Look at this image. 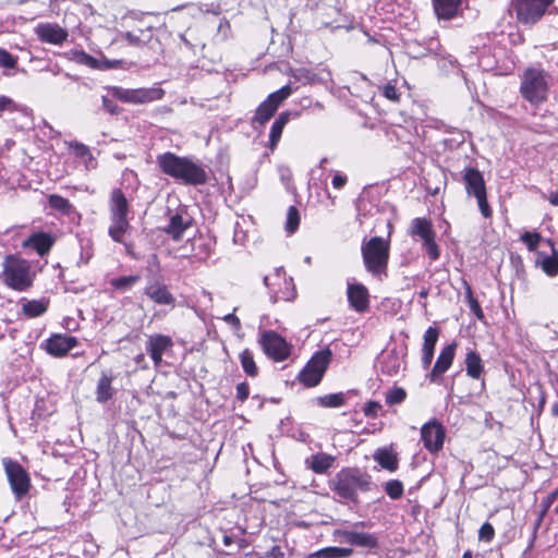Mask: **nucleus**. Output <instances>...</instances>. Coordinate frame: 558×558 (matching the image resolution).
Instances as JSON below:
<instances>
[{
  "label": "nucleus",
  "instance_id": "1",
  "mask_svg": "<svg viewBox=\"0 0 558 558\" xmlns=\"http://www.w3.org/2000/svg\"><path fill=\"white\" fill-rule=\"evenodd\" d=\"M156 162L166 175L186 185H202L207 181V173L201 163L186 156L167 151L156 158Z\"/></svg>",
  "mask_w": 558,
  "mask_h": 558
},
{
  "label": "nucleus",
  "instance_id": "2",
  "mask_svg": "<svg viewBox=\"0 0 558 558\" xmlns=\"http://www.w3.org/2000/svg\"><path fill=\"white\" fill-rule=\"evenodd\" d=\"M34 277L28 260L12 254L4 257L0 280L8 288L19 292L26 291L33 286Z\"/></svg>",
  "mask_w": 558,
  "mask_h": 558
},
{
  "label": "nucleus",
  "instance_id": "3",
  "mask_svg": "<svg viewBox=\"0 0 558 558\" xmlns=\"http://www.w3.org/2000/svg\"><path fill=\"white\" fill-rule=\"evenodd\" d=\"M373 486L371 475L354 468L341 470L333 480V490L337 495L353 502H357L359 492H369Z\"/></svg>",
  "mask_w": 558,
  "mask_h": 558
},
{
  "label": "nucleus",
  "instance_id": "4",
  "mask_svg": "<svg viewBox=\"0 0 558 558\" xmlns=\"http://www.w3.org/2000/svg\"><path fill=\"white\" fill-rule=\"evenodd\" d=\"M389 241L381 236L371 238L362 243L361 252L366 270L374 277L386 275L389 259Z\"/></svg>",
  "mask_w": 558,
  "mask_h": 558
},
{
  "label": "nucleus",
  "instance_id": "5",
  "mask_svg": "<svg viewBox=\"0 0 558 558\" xmlns=\"http://www.w3.org/2000/svg\"><path fill=\"white\" fill-rule=\"evenodd\" d=\"M520 92L532 105L544 102L548 96L547 74L543 70L527 69L522 76Z\"/></svg>",
  "mask_w": 558,
  "mask_h": 558
},
{
  "label": "nucleus",
  "instance_id": "6",
  "mask_svg": "<svg viewBox=\"0 0 558 558\" xmlns=\"http://www.w3.org/2000/svg\"><path fill=\"white\" fill-rule=\"evenodd\" d=\"M555 0H511L518 22L524 25L537 23Z\"/></svg>",
  "mask_w": 558,
  "mask_h": 558
},
{
  "label": "nucleus",
  "instance_id": "7",
  "mask_svg": "<svg viewBox=\"0 0 558 558\" xmlns=\"http://www.w3.org/2000/svg\"><path fill=\"white\" fill-rule=\"evenodd\" d=\"M331 361L329 349L316 352L299 374V380L306 387L318 385Z\"/></svg>",
  "mask_w": 558,
  "mask_h": 558
},
{
  "label": "nucleus",
  "instance_id": "8",
  "mask_svg": "<svg viewBox=\"0 0 558 558\" xmlns=\"http://www.w3.org/2000/svg\"><path fill=\"white\" fill-rule=\"evenodd\" d=\"M3 466L12 493L16 499H22L28 494L31 488L28 472L20 463L9 458L3 459Z\"/></svg>",
  "mask_w": 558,
  "mask_h": 558
},
{
  "label": "nucleus",
  "instance_id": "9",
  "mask_svg": "<svg viewBox=\"0 0 558 558\" xmlns=\"http://www.w3.org/2000/svg\"><path fill=\"white\" fill-rule=\"evenodd\" d=\"M258 343L260 344L263 351L270 359L281 362L288 359L290 355V345L274 330H265L260 333Z\"/></svg>",
  "mask_w": 558,
  "mask_h": 558
},
{
  "label": "nucleus",
  "instance_id": "10",
  "mask_svg": "<svg viewBox=\"0 0 558 558\" xmlns=\"http://www.w3.org/2000/svg\"><path fill=\"white\" fill-rule=\"evenodd\" d=\"M113 97L128 104H146L159 100L163 96V90L158 87L126 89L119 86L110 88Z\"/></svg>",
  "mask_w": 558,
  "mask_h": 558
},
{
  "label": "nucleus",
  "instance_id": "11",
  "mask_svg": "<svg viewBox=\"0 0 558 558\" xmlns=\"http://www.w3.org/2000/svg\"><path fill=\"white\" fill-rule=\"evenodd\" d=\"M292 94L290 84L282 86L280 89L271 93L256 109L253 123L265 124L276 112L278 107Z\"/></svg>",
  "mask_w": 558,
  "mask_h": 558
},
{
  "label": "nucleus",
  "instance_id": "12",
  "mask_svg": "<svg viewBox=\"0 0 558 558\" xmlns=\"http://www.w3.org/2000/svg\"><path fill=\"white\" fill-rule=\"evenodd\" d=\"M445 436V428L437 420L425 423L421 428V439L430 452H437L442 448Z\"/></svg>",
  "mask_w": 558,
  "mask_h": 558
},
{
  "label": "nucleus",
  "instance_id": "13",
  "mask_svg": "<svg viewBox=\"0 0 558 558\" xmlns=\"http://www.w3.org/2000/svg\"><path fill=\"white\" fill-rule=\"evenodd\" d=\"M144 293L156 304L169 305L171 307L175 305V298L159 277L148 280Z\"/></svg>",
  "mask_w": 558,
  "mask_h": 558
},
{
  "label": "nucleus",
  "instance_id": "14",
  "mask_svg": "<svg viewBox=\"0 0 558 558\" xmlns=\"http://www.w3.org/2000/svg\"><path fill=\"white\" fill-rule=\"evenodd\" d=\"M335 535L340 537L341 542L348 543L351 546L363 548H377L378 537L376 534L359 532L356 530H336Z\"/></svg>",
  "mask_w": 558,
  "mask_h": 558
},
{
  "label": "nucleus",
  "instance_id": "15",
  "mask_svg": "<svg viewBox=\"0 0 558 558\" xmlns=\"http://www.w3.org/2000/svg\"><path fill=\"white\" fill-rule=\"evenodd\" d=\"M37 37L47 44L61 45L68 38V32L53 23H40L35 27Z\"/></svg>",
  "mask_w": 558,
  "mask_h": 558
},
{
  "label": "nucleus",
  "instance_id": "16",
  "mask_svg": "<svg viewBox=\"0 0 558 558\" xmlns=\"http://www.w3.org/2000/svg\"><path fill=\"white\" fill-rule=\"evenodd\" d=\"M347 296L350 306L359 312H365L369 306L368 290L362 283H348Z\"/></svg>",
  "mask_w": 558,
  "mask_h": 558
},
{
  "label": "nucleus",
  "instance_id": "17",
  "mask_svg": "<svg viewBox=\"0 0 558 558\" xmlns=\"http://www.w3.org/2000/svg\"><path fill=\"white\" fill-rule=\"evenodd\" d=\"M77 339L73 336L66 335H53L46 343V350L53 356H64L68 352L76 347Z\"/></svg>",
  "mask_w": 558,
  "mask_h": 558
},
{
  "label": "nucleus",
  "instance_id": "18",
  "mask_svg": "<svg viewBox=\"0 0 558 558\" xmlns=\"http://www.w3.org/2000/svg\"><path fill=\"white\" fill-rule=\"evenodd\" d=\"M173 342L169 336L154 335L148 338L146 351L158 366L162 361V354L172 347Z\"/></svg>",
  "mask_w": 558,
  "mask_h": 558
},
{
  "label": "nucleus",
  "instance_id": "19",
  "mask_svg": "<svg viewBox=\"0 0 558 558\" xmlns=\"http://www.w3.org/2000/svg\"><path fill=\"white\" fill-rule=\"evenodd\" d=\"M456 344L451 343L442 348L437 361L430 372L429 378L432 381H437L438 378L451 366L454 357Z\"/></svg>",
  "mask_w": 558,
  "mask_h": 558
},
{
  "label": "nucleus",
  "instance_id": "20",
  "mask_svg": "<svg viewBox=\"0 0 558 558\" xmlns=\"http://www.w3.org/2000/svg\"><path fill=\"white\" fill-rule=\"evenodd\" d=\"M463 180L469 195L478 196L486 193L484 178L477 169L466 168L464 170Z\"/></svg>",
  "mask_w": 558,
  "mask_h": 558
},
{
  "label": "nucleus",
  "instance_id": "21",
  "mask_svg": "<svg viewBox=\"0 0 558 558\" xmlns=\"http://www.w3.org/2000/svg\"><path fill=\"white\" fill-rule=\"evenodd\" d=\"M110 216L129 218L130 204L120 189H113L109 198Z\"/></svg>",
  "mask_w": 558,
  "mask_h": 558
},
{
  "label": "nucleus",
  "instance_id": "22",
  "mask_svg": "<svg viewBox=\"0 0 558 558\" xmlns=\"http://www.w3.org/2000/svg\"><path fill=\"white\" fill-rule=\"evenodd\" d=\"M439 337L436 327H428L424 333V343L422 349V364L424 368H428L434 357V349Z\"/></svg>",
  "mask_w": 558,
  "mask_h": 558
},
{
  "label": "nucleus",
  "instance_id": "23",
  "mask_svg": "<svg viewBox=\"0 0 558 558\" xmlns=\"http://www.w3.org/2000/svg\"><path fill=\"white\" fill-rule=\"evenodd\" d=\"M410 235L420 238L422 242L436 238L433 223L427 218H414L410 225Z\"/></svg>",
  "mask_w": 558,
  "mask_h": 558
},
{
  "label": "nucleus",
  "instance_id": "24",
  "mask_svg": "<svg viewBox=\"0 0 558 558\" xmlns=\"http://www.w3.org/2000/svg\"><path fill=\"white\" fill-rule=\"evenodd\" d=\"M53 244V239L50 234L39 232L29 236L24 241L23 245L25 247L34 248L40 256L47 254Z\"/></svg>",
  "mask_w": 558,
  "mask_h": 558
},
{
  "label": "nucleus",
  "instance_id": "25",
  "mask_svg": "<svg viewBox=\"0 0 558 558\" xmlns=\"http://www.w3.org/2000/svg\"><path fill=\"white\" fill-rule=\"evenodd\" d=\"M129 218L110 216L109 236L117 243H124V235L130 230Z\"/></svg>",
  "mask_w": 558,
  "mask_h": 558
},
{
  "label": "nucleus",
  "instance_id": "26",
  "mask_svg": "<svg viewBox=\"0 0 558 558\" xmlns=\"http://www.w3.org/2000/svg\"><path fill=\"white\" fill-rule=\"evenodd\" d=\"M462 0H433L435 14L438 19L450 20L458 13Z\"/></svg>",
  "mask_w": 558,
  "mask_h": 558
},
{
  "label": "nucleus",
  "instance_id": "27",
  "mask_svg": "<svg viewBox=\"0 0 558 558\" xmlns=\"http://www.w3.org/2000/svg\"><path fill=\"white\" fill-rule=\"evenodd\" d=\"M49 300L46 298H41L39 300H25L22 303V313L28 318H35L48 310Z\"/></svg>",
  "mask_w": 558,
  "mask_h": 558
},
{
  "label": "nucleus",
  "instance_id": "28",
  "mask_svg": "<svg viewBox=\"0 0 558 558\" xmlns=\"http://www.w3.org/2000/svg\"><path fill=\"white\" fill-rule=\"evenodd\" d=\"M113 376L102 373L96 387V400L100 403H105L110 400L113 396L112 381Z\"/></svg>",
  "mask_w": 558,
  "mask_h": 558
},
{
  "label": "nucleus",
  "instance_id": "29",
  "mask_svg": "<svg viewBox=\"0 0 558 558\" xmlns=\"http://www.w3.org/2000/svg\"><path fill=\"white\" fill-rule=\"evenodd\" d=\"M189 228V222L184 221L180 214L171 216L169 223L162 230L174 241L181 240L184 231Z\"/></svg>",
  "mask_w": 558,
  "mask_h": 558
},
{
  "label": "nucleus",
  "instance_id": "30",
  "mask_svg": "<svg viewBox=\"0 0 558 558\" xmlns=\"http://www.w3.org/2000/svg\"><path fill=\"white\" fill-rule=\"evenodd\" d=\"M290 118L289 112H281L278 118L274 121L270 133H269V148L275 150L278 142L280 141L283 128L288 123Z\"/></svg>",
  "mask_w": 558,
  "mask_h": 558
},
{
  "label": "nucleus",
  "instance_id": "31",
  "mask_svg": "<svg viewBox=\"0 0 558 558\" xmlns=\"http://www.w3.org/2000/svg\"><path fill=\"white\" fill-rule=\"evenodd\" d=\"M465 369L466 374L474 378L478 379L483 373L484 366L482 359L478 353L475 351H469L465 356Z\"/></svg>",
  "mask_w": 558,
  "mask_h": 558
},
{
  "label": "nucleus",
  "instance_id": "32",
  "mask_svg": "<svg viewBox=\"0 0 558 558\" xmlns=\"http://www.w3.org/2000/svg\"><path fill=\"white\" fill-rule=\"evenodd\" d=\"M333 460L332 456H308L305 463L315 473L323 474L332 466Z\"/></svg>",
  "mask_w": 558,
  "mask_h": 558
},
{
  "label": "nucleus",
  "instance_id": "33",
  "mask_svg": "<svg viewBox=\"0 0 558 558\" xmlns=\"http://www.w3.org/2000/svg\"><path fill=\"white\" fill-rule=\"evenodd\" d=\"M352 548L325 547L310 555L308 558H348L352 556Z\"/></svg>",
  "mask_w": 558,
  "mask_h": 558
},
{
  "label": "nucleus",
  "instance_id": "34",
  "mask_svg": "<svg viewBox=\"0 0 558 558\" xmlns=\"http://www.w3.org/2000/svg\"><path fill=\"white\" fill-rule=\"evenodd\" d=\"M546 242L551 247V255L544 256L541 262V266L546 275L555 277L558 274V253L555 251L551 240H547Z\"/></svg>",
  "mask_w": 558,
  "mask_h": 558
},
{
  "label": "nucleus",
  "instance_id": "35",
  "mask_svg": "<svg viewBox=\"0 0 558 558\" xmlns=\"http://www.w3.org/2000/svg\"><path fill=\"white\" fill-rule=\"evenodd\" d=\"M48 203L50 208L53 210L62 214V215H70L73 211V205L70 203L69 199L62 197L58 194H51L48 197Z\"/></svg>",
  "mask_w": 558,
  "mask_h": 558
},
{
  "label": "nucleus",
  "instance_id": "36",
  "mask_svg": "<svg viewBox=\"0 0 558 558\" xmlns=\"http://www.w3.org/2000/svg\"><path fill=\"white\" fill-rule=\"evenodd\" d=\"M240 362L243 371L250 377H255L258 374V368L255 364L254 356L251 350L245 349L240 353Z\"/></svg>",
  "mask_w": 558,
  "mask_h": 558
},
{
  "label": "nucleus",
  "instance_id": "37",
  "mask_svg": "<svg viewBox=\"0 0 558 558\" xmlns=\"http://www.w3.org/2000/svg\"><path fill=\"white\" fill-rule=\"evenodd\" d=\"M70 147L74 150L75 156L80 157L84 161L86 168L95 167L94 157L86 145L74 142L70 144Z\"/></svg>",
  "mask_w": 558,
  "mask_h": 558
},
{
  "label": "nucleus",
  "instance_id": "38",
  "mask_svg": "<svg viewBox=\"0 0 558 558\" xmlns=\"http://www.w3.org/2000/svg\"><path fill=\"white\" fill-rule=\"evenodd\" d=\"M345 398L342 392L330 393L317 398V403L324 408H339L344 404Z\"/></svg>",
  "mask_w": 558,
  "mask_h": 558
},
{
  "label": "nucleus",
  "instance_id": "39",
  "mask_svg": "<svg viewBox=\"0 0 558 558\" xmlns=\"http://www.w3.org/2000/svg\"><path fill=\"white\" fill-rule=\"evenodd\" d=\"M141 277L138 275H132V276H124L114 278L110 281V284L119 290V291H128L131 289L136 282H138Z\"/></svg>",
  "mask_w": 558,
  "mask_h": 558
},
{
  "label": "nucleus",
  "instance_id": "40",
  "mask_svg": "<svg viewBox=\"0 0 558 558\" xmlns=\"http://www.w3.org/2000/svg\"><path fill=\"white\" fill-rule=\"evenodd\" d=\"M123 37L129 41L130 45L141 46L149 41V39L151 38V31L140 29L138 34H135L133 32H126L123 34Z\"/></svg>",
  "mask_w": 558,
  "mask_h": 558
},
{
  "label": "nucleus",
  "instance_id": "41",
  "mask_svg": "<svg viewBox=\"0 0 558 558\" xmlns=\"http://www.w3.org/2000/svg\"><path fill=\"white\" fill-rule=\"evenodd\" d=\"M291 76L294 78V81L300 82L303 85L314 84L317 81V75L305 68L292 70Z\"/></svg>",
  "mask_w": 558,
  "mask_h": 558
},
{
  "label": "nucleus",
  "instance_id": "42",
  "mask_svg": "<svg viewBox=\"0 0 558 558\" xmlns=\"http://www.w3.org/2000/svg\"><path fill=\"white\" fill-rule=\"evenodd\" d=\"M385 492L391 499H400L403 495V484L398 480H390L385 484Z\"/></svg>",
  "mask_w": 558,
  "mask_h": 558
},
{
  "label": "nucleus",
  "instance_id": "43",
  "mask_svg": "<svg viewBox=\"0 0 558 558\" xmlns=\"http://www.w3.org/2000/svg\"><path fill=\"white\" fill-rule=\"evenodd\" d=\"M407 392L401 387H395L386 392V403L389 405L400 404L404 401Z\"/></svg>",
  "mask_w": 558,
  "mask_h": 558
},
{
  "label": "nucleus",
  "instance_id": "44",
  "mask_svg": "<svg viewBox=\"0 0 558 558\" xmlns=\"http://www.w3.org/2000/svg\"><path fill=\"white\" fill-rule=\"evenodd\" d=\"M300 225L299 210L294 206H290L287 213L286 230L289 233H293Z\"/></svg>",
  "mask_w": 558,
  "mask_h": 558
},
{
  "label": "nucleus",
  "instance_id": "45",
  "mask_svg": "<svg viewBox=\"0 0 558 558\" xmlns=\"http://www.w3.org/2000/svg\"><path fill=\"white\" fill-rule=\"evenodd\" d=\"M465 298H466V302L469 304V307H470V311L478 318V319H483L484 318V313L480 306V303L477 302V300L473 296V293H472V290H471V287L469 284H466V291H465Z\"/></svg>",
  "mask_w": 558,
  "mask_h": 558
},
{
  "label": "nucleus",
  "instance_id": "46",
  "mask_svg": "<svg viewBox=\"0 0 558 558\" xmlns=\"http://www.w3.org/2000/svg\"><path fill=\"white\" fill-rule=\"evenodd\" d=\"M26 111V108L19 106L8 96H0V117L3 112Z\"/></svg>",
  "mask_w": 558,
  "mask_h": 558
},
{
  "label": "nucleus",
  "instance_id": "47",
  "mask_svg": "<svg viewBox=\"0 0 558 558\" xmlns=\"http://www.w3.org/2000/svg\"><path fill=\"white\" fill-rule=\"evenodd\" d=\"M423 248L425 250L427 256L432 260H437L440 256V248L435 241V238H430L427 241L423 242Z\"/></svg>",
  "mask_w": 558,
  "mask_h": 558
},
{
  "label": "nucleus",
  "instance_id": "48",
  "mask_svg": "<svg viewBox=\"0 0 558 558\" xmlns=\"http://www.w3.org/2000/svg\"><path fill=\"white\" fill-rule=\"evenodd\" d=\"M377 462L391 472L398 468V456H375Z\"/></svg>",
  "mask_w": 558,
  "mask_h": 558
},
{
  "label": "nucleus",
  "instance_id": "49",
  "mask_svg": "<svg viewBox=\"0 0 558 558\" xmlns=\"http://www.w3.org/2000/svg\"><path fill=\"white\" fill-rule=\"evenodd\" d=\"M521 240L527 246L530 251H535L542 238L538 233L534 232H524L521 235Z\"/></svg>",
  "mask_w": 558,
  "mask_h": 558
},
{
  "label": "nucleus",
  "instance_id": "50",
  "mask_svg": "<svg viewBox=\"0 0 558 558\" xmlns=\"http://www.w3.org/2000/svg\"><path fill=\"white\" fill-rule=\"evenodd\" d=\"M495 535V530L493 525L488 522H485L478 531V539L485 543H489Z\"/></svg>",
  "mask_w": 558,
  "mask_h": 558
},
{
  "label": "nucleus",
  "instance_id": "51",
  "mask_svg": "<svg viewBox=\"0 0 558 558\" xmlns=\"http://www.w3.org/2000/svg\"><path fill=\"white\" fill-rule=\"evenodd\" d=\"M73 56H74L73 59L77 63L85 64V65H88V66H95V64H96V59L93 58L92 56H89L88 53H86L83 50H75V51H73Z\"/></svg>",
  "mask_w": 558,
  "mask_h": 558
},
{
  "label": "nucleus",
  "instance_id": "52",
  "mask_svg": "<svg viewBox=\"0 0 558 558\" xmlns=\"http://www.w3.org/2000/svg\"><path fill=\"white\" fill-rule=\"evenodd\" d=\"M0 65L5 69H13L16 66V58L5 49L0 48Z\"/></svg>",
  "mask_w": 558,
  "mask_h": 558
},
{
  "label": "nucleus",
  "instance_id": "53",
  "mask_svg": "<svg viewBox=\"0 0 558 558\" xmlns=\"http://www.w3.org/2000/svg\"><path fill=\"white\" fill-rule=\"evenodd\" d=\"M381 94L385 98L398 102L400 99V94L398 93L397 88L391 84H386L383 87H380Z\"/></svg>",
  "mask_w": 558,
  "mask_h": 558
},
{
  "label": "nucleus",
  "instance_id": "54",
  "mask_svg": "<svg viewBox=\"0 0 558 558\" xmlns=\"http://www.w3.org/2000/svg\"><path fill=\"white\" fill-rule=\"evenodd\" d=\"M475 198L477 201V205H478L481 214L485 218H489L492 216V209L488 205L486 193L475 196Z\"/></svg>",
  "mask_w": 558,
  "mask_h": 558
},
{
  "label": "nucleus",
  "instance_id": "55",
  "mask_svg": "<svg viewBox=\"0 0 558 558\" xmlns=\"http://www.w3.org/2000/svg\"><path fill=\"white\" fill-rule=\"evenodd\" d=\"M558 498V488L551 492L547 497H545L542 500L541 507L543 510V514H546L551 507V505L555 502V500Z\"/></svg>",
  "mask_w": 558,
  "mask_h": 558
},
{
  "label": "nucleus",
  "instance_id": "56",
  "mask_svg": "<svg viewBox=\"0 0 558 558\" xmlns=\"http://www.w3.org/2000/svg\"><path fill=\"white\" fill-rule=\"evenodd\" d=\"M380 409H381V405L378 402H376V401H368L364 405L363 411H364L366 416L375 417Z\"/></svg>",
  "mask_w": 558,
  "mask_h": 558
},
{
  "label": "nucleus",
  "instance_id": "57",
  "mask_svg": "<svg viewBox=\"0 0 558 558\" xmlns=\"http://www.w3.org/2000/svg\"><path fill=\"white\" fill-rule=\"evenodd\" d=\"M250 395V387L247 383H241L236 386V398L241 401H245Z\"/></svg>",
  "mask_w": 558,
  "mask_h": 558
},
{
  "label": "nucleus",
  "instance_id": "58",
  "mask_svg": "<svg viewBox=\"0 0 558 558\" xmlns=\"http://www.w3.org/2000/svg\"><path fill=\"white\" fill-rule=\"evenodd\" d=\"M102 107L111 114H117L120 111L119 107L106 96H102Z\"/></svg>",
  "mask_w": 558,
  "mask_h": 558
},
{
  "label": "nucleus",
  "instance_id": "59",
  "mask_svg": "<svg viewBox=\"0 0 558 558\" xmlns=\"http://www.w3.org/2000/svg\"><path fill=\"white\" fill-rule=\"evenodd\" d=\"M347 183V177L341 173H336L332 178V186L337 190H340Z\"/></svg>",
  "mask_w": 558,
  "mask_h": 558
},
{
  "label": "nucleus",
  "instance_id": "60",
  "mask_svg": "<svg viewBox=\"0 0 558 558\" xmlns=\"http://www.w3.org/2000/svg\"><path fill=\"white\" fill-rule=\"evenodd\" d=\"M199 10L215 15L220 14V7L218 4H203L199 7Z\"/></svg>",
  "mask_w": 558,
  "mask_h": 558
},
{
  "label": "nucleus",
  "instance_id": "61",
  "mask_svg": "<svg viewBox=\"0 0 558 558\" xmlns=\"http://www.w3.org/2000/svg\"><path fill=\"white\" fill-rule=\"evenodd\" d=\"M544 517H545V514H543V510H541V513H539V515H538V518L535 521L534 526H533V533H532V539H531L530 546L533 545V542L536 538L537 530L541 526V524H542V522L544 520Z\"/></svg>",
  "mask_w": 558,
  "mask_h": 558
},
{
  "label": "nucleus",
  "instance_id": "62",
  "mask_svg": "<svg viewBox=\"0 0 558 558\" xmlns=\"http://www.w3.org/2000/svg\"><path fill=\"white\" fill-rule=\"evenodd\" d=\"M544 517H545V514H543V510H541V513H539V515H538V518L535 521L534 526H533V533H532V539H531L530 546L533 545V542L536 538L537 530L541 526V524H542V522L544 520Z\"/></svg>",
  "mask_w": 558,
  "mask_h": 558
},
{
  "label": "nucleus",
  "instance_id": "63",
  "mask_svg": "<svg viewBox=\"0 0 558 558\" xmlns=\"http://www.w3.org/2000/svg\"><path fill=\"white\" fill-rule=\"evenodd\" d=\"M223 320L230 325H232L233 327H235L236 329H239L241 327V323H240V319L239 317H236L234 314H227L225 317H223Z\"/></svg>",
  "mask_w": 558,
  "mask_h": 558
},
{
  "label": "nucleus",
  "instance_id": "64",
  "mask_svg": "<svg viewBox=\"0 0 558 558\" xmlns=\"http://www.w3.org/2000/svg\"><path fill=\"white\" fill-rule=\"evenodd\" d=\"M547 199L551 205L558 206V192H550Z\"/></svg>",
  "mask_w": 558,
  "mask_h": 558
}]
</instances>
